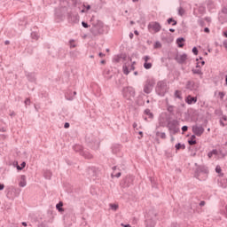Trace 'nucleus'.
<instances>
[{"instance_id":"45","label":"nucleus","mask_w":227,"mask_h":227,"mask_svg":"<svg viewBox=\"0 0 227 227\" xmlns=\"http://www.w3.org/2000/svg\"><path fill=\"white\" fill-rule=\"evenodd\" d=\"M219 97H220V100H223L224 99V97L226 96V92L224 91H220L218 93Z\"/></svg>"},{"instance_id":"8","label":"nucleus","mask_w":227,"mask_h":227,"mask_svg":"<svg viewBox=\"0 0 227 227\" xmlns=\"http://www.w3.org/2000/svg\"><path fill=\"white\" fill-rule=\"evenodd\" d=\"M115 84L117 88H125L127 86V80L123 77V74H116Z\"/></svg>"},{"instance_id":"21","label":"nucleus","mask_w":227,"mask_h":227,"mask_svg":"<svg viewBox=\"0 0 227 227\" xmlns=\"http://www.w3.org/2000/svg\"><path fill=\"white\" fill-rule=\"evenodd\" d=\"M184 42H185V38L184 37H179L176 39V44H177V47H179L180 49H182V47H184Z\"/></svg>"},{"instance_id":"5","label":"nucleus","mask_w":227,"mask_h":227,"mask_svg":"<svg viewBox=\"0 0 227 227\" xmlns=\"http://www.w3.org/2000/svg\"><path fill=\"white\" fill-rule=\"evenodd\" d=\"M131 185H134V176L127 175L120 182L121 189H129Z\"/></svg>"},{"instance_id":"22","label":"nucleus","mask_w":227,"mask_h":227,"mask_svg":"<svg viewBox=\"0 0 227 227\" xmlns=\"http://www.w3.org/2000/svg\"><path fill=\"white\" fill-rule=\"evenodd\" d=\"M81 155L85 159H93V154L90 153L88 151H83L81 153Z\"/></svg>"},{"instance_id":"33","label":"nucleus","mask_w":227,"mask_h":227,"mask_svg":"<svg viewBox=\"0 0 227 227\" xmlns=\"http://www.w3.org/2000/svg\"><path fill=\"white\" fill-rule=\"evenodd\" d=\"M223 169L221 168L220 166H216L215 168V173H217L218 175H220V176H224V173H222Z\"/></svg>"},{"instance_id":"6","label":"nucleus","mask_w":227,"mask_h":227,"mask_svg":"<svg viewBox=\"0 0 227 227\" xmlns=\"http://www.w3.org/2000/svg\"><path fill=\"white\" fill-rule=\"evenodd\" d=\"M122 97L126 98V100H130V98L136 97V90H134V88L126 86L122 88Z\"/></svg>"},{"instance_id":"25","label":"nucleus","mask_w":227,"mask_h":227,"mask_svg":"<svg viewBox=\"0 0 227 227\" xmlns=\"http://www.w3.org/2000/svg\"><path fill=\"white\" fill-rule=\"evenodd\" d=\"M155 136H156L157 137H160V139H166V137H167L166 132H160V131H158V130L155 131Z\"/></svg>"},{"instance_id":"56","label":"nucleus","mask_w":227,"mask_h":227,"mask_svg":"<svg viewBox=\"0 0 227 227\" xmlns=\"http://www.w3.org/2000/svg\"><path fill=\"white\" fill-rule=\"evenodd\" d=\"M199 205L200 207H205V205H207V202H205V200H201Z\"/></svg>"},{"instance_id":"28","label":"nucleus","mask_w":227,"mask_h":227,"mask_svg":"<svg viewBox=\"0 0 227 227\" xmlns=\"http://www.w3.org/2000/svg\"><path fill=\"white\" fill-rule=\"evenodd\" d=\"M167 22L168 24H172V26H176V24H178V21H176L174 18H168Z\"/></svg>"},{"instance_id":"36","label":"nucleus","mask_w":227,"mask_h":227,"mask_svg":"<svg viewBox=\"0 0 227 227\" xmlns=\"http://www.w3.org/2000/svg\"><path fill=\"white\" fill-rule=\"evenodd\" d=\"M184 13H185V9L184 7H179L178 8V15H180V17H184Z\"/></svg>"},{"instance_id":"1","label":"nucleus","mask_w":227,"mask_h":227,"mask_svg":"<svg viewBox=\"0 0 227 227\" xmlns=\"http://www.w3.org/2000/svg\"><path fill=\"white\" fill-rule=\"evenodd\" d=\"M91 28L90 33L93 36H100L104 35V22L100 20H95V16L90 19Z\"/></svg>"},{"instance_id":"52","label":"nucleus","mask_w":227,"mask_h":227,"mask_svg":"<svg viewBox=\"0 0 227 227\" xmlns=\"http://www.w3.org/2000/svg\"><path fill=\"white\" fill-rule=\"evenodd\" d=\"M27 51L28 54H33V47H28Z\"/></svg>"},{"instance_id":"17","label":"nucleus","mask_w":227,"mask_h":227,"mask_svg":"<svg viewBox=\"0 0 227 227\" xmlns=\"http://www.w3.org/2000/svg\"><path fill=\"white\" fill-rule=\"evenodd\" d=\"M75 95H77V91H74L73 96H72V90H68L65 94V97H66L67 100H74V97H75Z\"/></svg>"},{"instance_id":"48","label":"nucleus","mask_w":227,"mask_h":227,"mask_svg":"<svg viewBox=\"0 0 227 227\" xmlns=\"http://www.w3.org/2000/svg\"><path fill=\"white\" fill-rule=\"evenodd\" d=\"M114 61H115V63H120V61H121V56L118 55L114 59Z\"/></svg>"},{"instance_id":"41","label":"nucleus","mask_w":227,"mask_h":227,"mask_svg":"<svg viewBox=\"0 0 227 227\" xmlns=\"http://www.w3.org/2000/svg\"><path fill=\"white\" fill-rule=\"evenodd\" d=\"M26 168V161L21 162L20 166H18V171H22Z\"/></svg>"},{"instance_id":"27","label":"nucleus","mask_w":227,"mask_h":227,"mask_svg":"<svg viewBox=\"0 0 227 227\" xmlns=\"http://www.w3.org/2000/svg\"><path fill=\"white\" fill-rule=\"evenodd\" d=\"M20 187H26L27 182H26V176H21V181L19 184Z\"/></svg>"},{"instance_id":"9","label":"nucleus","mask_w":227,"mask_h":227,"mask_svg":"<svg viewBox=\"0 0 227 227\" xmlns=\"http://www.w3.org/2000/svg\"><path fill=\"white\" fill-rule=\"evenodd\" d=\"M203 173L204 175H208V167L200 165L196 168L194 171V176L195 178H200V176Z\"/></svg>"},{"instance_id":"31","label":"nucleus","mask_w":227,"mask_h":227,"mask_svg":"<svg viewBox=\"0 0 227 227\" xmlns=\"http://www.w3.org/2000/svg\"><path fill=\"white\" fill-rule=\"evenodd\" d=\"M32 40H38L40 38V35H38L37 32H32L30 35Z\"/></svg>"},{"instance_id":"38","label":"nucleus","mask_w":227,"mask_h":227,"mask_svg":"<svg viewBox=\"0 0 227 227\" xmlns=\"http://www.w3.org/2000/svg\"><path fill=\"white\" fill-rule=\"evenodd\" d=\"M162 47V43L160 42L156 41L153 45V49H160Z\"/></svg>"},{"instance_id":"23","label":"nucleus","mask_w":227,"mask_h":227,"mask_svg":"<svg viewBox=\"0 0 227 227\" xmlns=\"http://www.w3.org/2000/svg\"><path fill=\"white\" fill-rule=\"evenodd\" d=\"M43 176L46 180H51V178H52V172H51V170H44Z\"/></svg>"},{"instance_id":"35","label":"nucleus","mask_w":227,"mask_h":227,"mask_svg":"<svg viewBox=\"0 0 227 227\" xmlns=\"http://www.w3.org/2000/svg\"><path fill=\"white\" fill-rule=\"evenodd\" d=\"M175 97H176V98H179V100H182V91L176 90L175 91Z\"/></svg>"},{"instance_id":"3","label":"nucleus","mask_w":227,"mask_h":227,"mask_svg":"<svg viewBox=\"0 0 227 227\" xmlns=\"http://www.w3.org/2000/svg\"><path fill=\"white\" fill-rule=\"evenodd\" d=\"M167 129H168L169 136H176L180 132V121L176 119L168 121Z\"/></svg>"},{"instance_id":"26","label":"nucleus","mask_w":227,"mask_h":227,"mask_svg":"<svg viewBox=\"0 0 227 227\" xmlns=\"http://www.w3.org/2000/svg\"><path fill=\"white\" fill-rule=\"evenodd\" d=\"M144 114H145L146 116H148L150 120H153V113H152V112L150 111V109H148V108L145 109V110L144 111Z\"/></svg>"},{"instance_id":"63","label":"nucleus","mask_w":227,"mask_h":227,"mask_svg":"<svg viewBox=\"0 0 227 227\" xmlns=\"http://www.w3.org/2000/svg\"><path fill=\"white\" fill-rule=\"evenodd\" d=\"M222 120H223V121H227V116L226 115H222Z\"/></svg>"},{"instance_id":"20","label":"nucleus","mask_w":227,"mask_h":227,"mask_svg":"<svg viewBox=\"0 0 227 227\" xmlns=\"http://www.w3.org/2000/svg\"><path fill=\"white\" fill-rule=\"evenodd\" d=\"M73 150H74V152H76V153H80V155H81V153H82V152H84V151L82 150V145H74L73 146Z\"/></svg>"},{"instance_id":"54","label":"nucleus","mask_w":227,"mask_h":227,"mask_svg":"<svg viewBox=\"0 0 227 227\" xmlns=\"http://www.w3.org/2000/svg\"><path fill=\"white\" fill-rule=\"evenodd\" d=\"M149 59H150V56L146 55L144 57L145 63H147Z\"/></svg>"},{"instance_id":"44","label":"nucleus","mask_w":227,"mask_h":227,"mask_svg":"<svg viewBox=\"0 0 227 227\" xmlns=\"http://www.w3.org/2000/svg\"><path fill=\"white\" fill-rule=\"evenodd\" d=\"M192 52H193L194 56H198L200 51L198 50V47L194 46L192 50Z\"/></svg>"},{"instance_id":"61","label":"nucleus","mask_w":227,"mask_h":227,"mask_svg":"<svg viewBox=\"0 0 227 227\" xmlns=\"http://www.w3.org/2000/svg\"><path fill=\"white\" fill-rule=\"evenodd\" d=\"M169 227H180V226H178V224L176 223H172Z\"/></svg>"},{"instance_id":"64","label":"nucleus","mask_w":227,"mask_h":227,"mask_svg":"<svg viewBox=\"0 0 227 227\" xmlns=\"http://www.w3.org/2000/svg\"><path fill=\"white\" fill-rule=\"evenodd\" d=\"M223 47H225V49H227V39H225V40L223 41Z\"/></svg>"},{"instance_id":"11","label":"nucleus","mask_w":227,"mask_h":227,"mask_svg":"<svg viewBox=\"0 0 227 227\" xmlns=\"http://www.w3.org/2000/svg\"><path fill=\"white\" fill-rule=\"evenodd\" d=\"M192 132L193 135L197 136V137H201L205 132V128H203V126L193 125Z\"/></svg>"},{"instance_id":"59","label":"nucleus","mask_w":227,"mask_h":227,"mask_svg":"<svg viewBox=\"0 0 227 227\" xmlns=\"http://www.w3.org/2000/svg\"><path fill=\"white\" fill-rule=\"evenodd\" d=\"M12 166L18 168V166H20L19 161H13Z\"/></svg>"},{"instance_id":"7","label":"nucleus","mask_w":227,"mask_h":227,"mask_svg":"<svg viewBox=\"0 0 227 227\" xmlns=\"http://www.w3.org/2000/svg\"><path fill=\"white\" fill-rule=\"evenodd\" d=\"M154 86H155V80L153 79L146 80L145 84L144 86V93H146V95H150V92L153 90Z\"/></svg>"},{"instance_id":"37","label":"nucleus","mask_w":227,"mask_h":227,"mask_svg":"<svg viewBox=\"0 0 227 227\" xmlns=\"http://www.w3.org/2000/svg\"><path fill=\"white\" fill-rule=\"evenodd\" d=\"M192 74L197 75H203V72H201V69H192Z\"/></svg>"},{"instance_id":"47","label":"nucleus","mask_w":227,"mask_h":227,"mask_svg":"<svg viewBox=\"0 0 227 227\" xmlns=\"http://www.w3.org/2000/svg\"><path fill=\"white\" fill-rule=\"evenodd\" d=\"M82 26L85 29H88V27H90V24H88V22H86V21H82Z\"/></svg>"},{"instance_id":"40","label":"nucleus","mask_w":227,"mask_h":227,"mask_svg":"<svg viewBox=\"0 0 227 227\" xmlns=\"http://www.w3.org/2000/svg\"><path fill=\"white\" fill-rule=\"evenodd\" d=\"M110 208L111 210H114V212H116V210L119 208V206L118 204H110Z\"/></svg>"},{"instance_id":"50","label":"nucleus","mask_w":227,"mask_h":227,"mask_svg":"<svg viewBox=\"0 0 227 227\" xmlns=\"http://www.w3.org/2000/svg\"><path fill=\"white\" fill-rule=\"evenodd\" d=\"M181 130H182L183 132H187V130H189V127H188L187 125H184V126H183V127L181 128Z\"/></svg>"},{"instance_id":"24","label":"nucleus","mask_w":227,"mask_h":227,"mask_svg":"<svg viewBox=\"0 0 227 227\" xmlns=\"http://www.w3.org/2000/svg\"><path fill=\"white\" fill-rule=\"evenodd\" d=\"M56 209L58 210V212H65V208H63V201H59L57 205H56Z\"/></svg>"},{"instance_id":"39","label":"nucleus","mask_w":227,"mask_h":227,"mask_svg":"<svg viewBox=\"0 0 227 227\" xmlns=\"http://www.w3.org/2000/svg\"><path fill=\"white\" fill-rule=\"evenodd\" d=\"M13 192H15V191H13V190H9L6 192V196H7V198H9V200H12V198H13L12 196V194H13Z\"/></svg>"},{"instance_id":"16","label":"nucleus","mask_w":227,"mask_h":227,"mask_svg":"<svg viewBox=\"0 0 227 227\" xmlns=\"http://www.w3.org/2000/svg\"><path fill=\"white\" fill-rule=\"evenodd\" d=\"M185 90H189L190 91H193V90H196V82L192 80H189L186 82Z\"/></svg>"},{"instance_id":"55","label":"nucleus","mask_w":227,"mask_h":227,"mask_svg":"<svg viewBox=\"0 0 227 227\" xmlns=\"http://www.w3.org/2000/svg\"><path fill=\"white\" fill-rule=\"evenodd\" d=\"M64 129H70V123L69 122H65Z\"/></svg>"},{"instance_id":"19","label":"nucleus","mask_w":227,"mask_h":227,"mask_svg":"<svg viewBox=\"0 0 227 227\" xmlns=\"http://www.w3.org/2000/svg\"><path fill=\"white\" fill-rule=\"evenodd\" d=\"M27 75V79L30 82H35L36 81V76L35 75L34 73H28L26 74Z\"/></svg>"},{"instance_id":"14","label":"nucleus","mask_w":227,"mask_h":227,"mask_svg":"<svg viewBox=\"0 0 227 227\" xmlns=\"http://www.w3.org/2000/svg\"><path fill=\"white\" fill-rule=\"evenodd\" d=\"M174 59L178 63L179 65H184L185 61H187V55L186 53H183L182 55H178V53L175 56Z\"/></svg>"},{"instance_id":"32","label":"nucleus","mask_w":227,"mask_h":227,"mask_svg":"<svg viewBox=\"0 0 227 227\" xmlns=\"http://www.w3.org/2000/svg\"><path fill=\"white\" fill-rule=\"evenodd\" d=\"M152 67H153L152 62H145L144 63V68H145V70H150V68H152Z\"/></svg>"},{"instance_id":"2","label":"nucleus","mask_w":227,"mask_h":227,"mask_svg":"<svg viewBox=\"0 0 227 227\" xmlns=\"http://www.w3.org/2000/svg\"><path fill=\"white\" fill-rule=\"evenodd\" d=\"M157 215H159V212L157 210L154 208L149 209L145 215V227H155V224H157Z\"/></svg>"},{"instance_id":"51","label":"nucleus","mask_w":227,"mask_h":227,"mask_svg":"<svg viewBox=\"0 0 227 227\" xmlns=\"http://www.w3.org/2000/svg\"><path fill=\"white\" fill-rule=\"evenodd\" d=\"M29 104H31V99L26 98L25 99V106H29Z\"/></svg>"},{"instance_id":"43","label":"nucleus","mask_w":227,"mask_h":227,"mask_svg":"<svg viewBox=\"0 0 227 227\" xmlns=\"http://www.w3.org/2000/svg\"><path fill=\"white\" fill-rule=\"evenodd\" d=\"M215 114L216 116H223V110H221V109L215 110Z\"/></svg>"},{"instance_id":"53","label":"nucleus","mask_w":227,"mask_h":227,"mask_svg":"<svg viewBox=\"0 0 227 227\" xmlns=\"http://www.w3.org/2000/svg\"><path fill=\"white\" fill-rule=\"evenodd\" d=\"M38 227H49V225L45 223H41Z\"/></svg>"},{"instance_id":"42","label":"nucleus","mask_w":227,"mask_h":227,"mask_svg":"<svg viewBox=\"0 0 227 227\" xmlns=\"http://www.w3.org/2000/svg\"><path fill=\"white\" fill-rule=\"evenodd\" d=\"M198 24L199 26H200V27H205V26H207V24L205 23V21L203 20H198Z\"/></svg>"},{"instance_id":"15","label":"nucleus","mask_w":227,"mask_h":227,"mask_svg":"<svg viewBox=\"0 0 227 227\" xmlns=\"http://www.w3.org/2000/svg\"><path fill=\"white\" fill-rule=\"evenodd\" d=\"M184 100L186 104H188L189 106H192V104H196V102H198V97H192L191 95H188Z\"/></svg>"},{"instance_id":"12","label":"nucleus","mask_w":227,"mask_h":227,"mask_svg":"<svg viewBox=\"0 0 227 227\" xmlns=\"http://www.w3.org/2000/svg\"><path fill=\"white\" fill-rule=\"evenodd\" d=\"M84 175L88 178H95L97 176V168L95 167H89L86 168Z\"/></svg>"},{"instance_id":"58","label":"nucleus","mask_w":227,"mask_h":227,"mask_svg":"<svg viewBox=\"0 0 227 227\" xmlns=\"http://www.w3.org/2000/svg\"><path fill=\"white\" fill-rule=\"evenodd\" d=\"M204 20H206V22H212V19L210 17H206Z\"/></svg>"},{"instance_id":"10","label":"nucleus","mask_w":227,"mask_h":227,"mask_svg":"<svg viewBox=\"0 0 227 227\" xmlns=\"http://www.w3.org/2000/svg\"><path fill=\"white\" fill-rule=\"evenodd\" d=\"M49 54L50 56H52V58H59L60 59H63L65 56H67V52L63 48H59L55 53L54 51H50Z\"/></svg>"},{"instance_id":"13","label":"nucleus","mask_w":227,"mask_h":227,"mask_svg":"<svg viewBox=\"0 0 227 227\" xmlns=\"http://www.w3.org/2000/svg\"><path fill=\"white\" fill-rule=\"evenodd\" d=\"M148 29H153L154 33H159V31L162 29V27L160 26V22L153 21L148 24Z\"/></svg>"},{"instance_id":"46","label":"nucleus","mask_w":227,"mask_h":227,"mask_svg":"<svg viewBox=\"0 0 227 227\" xmlns=\"http://www.w3.org/2000/svg\"><path fill=\"white\" fill-rule=\"evenodd\" d=\"M83 8H85L86 12H90V10H91V5L84 3L83 4Z\"/></svg>"},{"instance_id":"62","label":"nucleus","mask_w":227,"mask_h":227,"mask_svg":"<svg viewBox=\"0 0 227 227\" xmlns=\"http://www.w3.org/2000/svg\"><path fill=\"white\" fill-rule=\"evenodd\" d=\"M204 33H210V28H208V27H205L204 28Z\"/></svg>"},{"instance_id":"29","label":"nucleus","mask_w":227,"mask_h":227,"mask_svg":"<svg viewBox=\"0 0 227 227\" xmlns=\"http://www.w3.org/2000/svg\"><path fill=\"white\" fill-rule=\"evenodd\" d=\"M167 111L169 113V114H175V106L168 105Z\"/></svg>"},{"instance_id":"60","label":"nucleus","mask_w":227,"mask_h":227,"mask_svg":"<svg viewBox=\"0 0 227 227\" xmlns=\"http://www.w3.org/2000/svg\"><path fill=\"white\" fill-rule=\"evenodd\" d=\"M134 65H136V62H133L130 66V70H136V67H134Z\"/></svg>"},{"instance_id":"30","label":"nucleus","mask_w":227,"mask_h":227,"mask_svg":"<svg viewBox=\"0 0 227 227\" xmlns=\"http://www.w3.org/2000/svg\"><path fill=\"white\" fill-rule=\"evenodd\" d=\"M217 149H213L211 152L207 153V157H209V159H212L213 155H217Z\"/></svg>"},{"instance_id":"49","label":"nucleus","mask_w":227,"mask_h":227,"mask_svg":"<svg viewBox=\"0 0 227 227\" xmlns=\"http://www.w3.org/2000/svg\"><path fill=\"white\" fill-rule=\"evenodd\" d=\"M175 148H176V151L182 150V144H181V143H177V144L175 145Z\"/></svg>"},{"instance_id":"18","label":"nucleus","mask_w":227,"mask_h":227,"mask_svg":"<svg viewBox=\"0 0 227 227\" xmlns=\"http://www.w3.org/2000/svg\"><path fill=\"white\" fill-rule=\"evenodd\" d=\"M188 145L190 146H193V145H198V141L196 140V135H192L191 137L188 139Z\"/></svg>"},{"instance_id":"4","label":"nucleus","mask_w":227,"mask_h":227,"mask_svg":"<svg viewBox=\"0 0 227 227\" xmlns=\"http://www.w3.org/2000/svg\"><path fill=\"white\" fill-rule=\"evenodd\" d=\"M155 91L160 97H164L168 93V83L166 81H159L157 82Z\"/></svg>"},{"instance_id":"34","label":"nucleus","mask_w":227,"mask_h":227,"mask_svg":"<svg viewBox=\"0 0 227 227\" xmlns=\"http://www.w3.org/2000/svg\"><path fill=\"white\" fill-rule=\"evenodd\" d=\"M122 70H123V74L125 75H129V74H130V70H129V67H127V65H124L122 67Z\"/></svg>"},{"instance_id":"57","label":"nucleus","mask_w":227,"mask_h":227,"mask_svg":"<svg viewBox=\"0 0 227 227\" xmlns=\"http://www.w3.org/2000/svg\"><path fill=\"white\" fill-rule=\"evenodd\" d=\"M73 42H74V39H71V40L69 41L70 47H71L72 49L75 48V44H72Z\"/></svg>"}]
</instances>
